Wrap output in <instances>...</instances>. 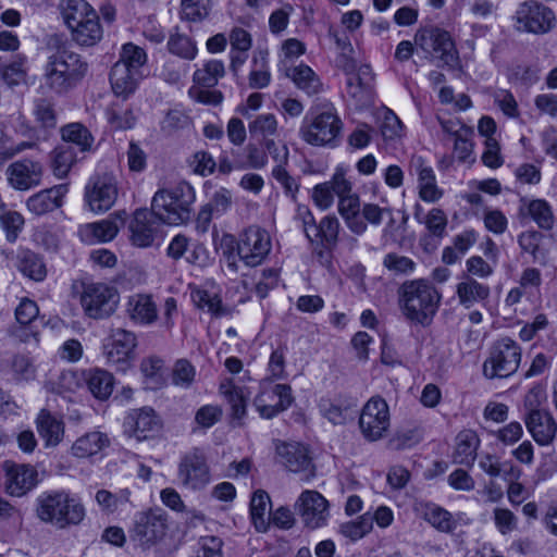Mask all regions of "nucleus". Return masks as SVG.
I'll use <instances>...</instances> for the list:
<instances>
[{"mask_svg": "<svg viewBox=\"0 0 557 557\" xmlns=\"http://www.w3.org/2000/svg\"><path fill=\"white\" fill-rule=\"evenodd\" d=\"M88 72V63L65 46L51 49L44 66L45 86L53 94L64 95L75 88Z\"/></svg>", "mask_w": 557, "mask_h": 557, "instance_id": "nucleus-1", "label": "nucleus"}, {"mask_svg": "<svg viewBox=\"0 0 557 557\" xmlns=\"http://www.w3.org/2000/svg\"><path fill=\"white\" fill-rule=\"evenodd\" d=\"M223 255L226 258L227 267L237 271L236 258L247 267H257L263 262L272 248L269 233L258 226L246 228L236 242L231 234H224L221 238Z\"/></svg>", "mask_w": 557, "mask_h": 557, "instance_id": "nucleus-2", "label": "nucleus"}, {"mask_svg": "<svg viewBox=\"0 0 557 557\" xmlns=\"http://www.w3.org/2000/svg\"><path fill=\"white\" fill-rule=\"evenodd\" d=\"M399 307L406 319L426 325L436 314L442 295L428 280H409L399 287Z\"/></svg>", "mask_w": 557, "mask_h": 557, "instance_id": "nucleus-3", "label": "nucleus"}, {"mask_svg": "<svg viewBox=\"0 0 557 557\" xmlns=\"http://www.w3.org/2000/svg\"><path fill=\"white\" fill-rule=\"evenodd\" d=\"M343 131V122L332 103L318 104L307 112L299 127V136L315 147H334Z\"/></svg>", "mask_w": 557, "mask_h": 557, "instance_id": "nucleus-4", "label": "nucleus"}, {"mask_svg": "<svg viewBox=\"0 0 557 557\" xmlns=\"http://www.w3.org/2000/svg\"><path fill=\"white\" fill-rule=\"evenodd\" d=\"M196 196L191 185L180 182L156 191L151 209L158 219L170 225H180L190 219Z\"/></svg>", "mask_w": 557, "mask_h": 557, "instance_id": "nucleus-5", "label": "nucleus"}, {"mask_svg": "<svg viewBox=\"0 0 557 557\" xmlns=\"http://www.w3.org/2000/svg\"><path fill=\"white\" fill-rule=\"evenodd\" d=\"M37 515L45 522L65 528L78 524L85 517V508L64 492L45 493L38 498Z\"/></svg>", "mask_w": 557, "mask_h": 557, "instance_id": "nucleus-6", "label": "nucleus"}, {"mask_svg": "<svg viewBox=\"0 0 557 557\" xmlns=\"http://www.w3.org/2000/svg\"><path fill=\"white\" fill-rule=\"evenodd\" d=\"M413 39L426 59L451 67L457 64L458 52L447 30L435 26L422 27L417 30Z\"/></svg>", "mask_w": 557, "mask_h": 557, "instance_id": "nucleus-7", "label": "nucleus"}, {"mask_svg": "<svg viewBox=\"0 0 557 557\" xmlns=\"http://www.w3.org/2000/svg\"><path fill=\"white\" fill-rule=\"evenodd\" d=\"M522 357L519 344L510 337H500L493 343L483 363L487 379L508 377L517 372Z\"/></svg>", "mask_w": 557, "mask_h": 557, "instance_id": "nucleus-8", "label": "nucleus"}, {"mask_svg": "<svg viewBox=\"0 0 557 557\" xmlns=\"http://www.w3.org/2000/svg\"><path fill=\"white\" fill-rule=\"evenodd\" d=\"M117 182L112 172L97 171L92 174L84 190L85 207L96 213L110 210L117 199Z\"/></svg>", "mask_w": 557, "mask_h": 557, "instance_id": "nucleus-9", "label": "nucleus"}, {"mask_svg": "<svg viewBox=\"0 0 557 557\" xmlns=\"http://www.w3.org/2000/svg\"><path fill=\"white\" fill-rule=\"evenodd\" d=\"M120 300L115 287L106 283H86L79 296V301L85 314L95 320H101L112 315Z\"/></svg>", "mask_w": 557, "mask_h": 557, "instance_id": "nucleus-10", "label": "nucleus"}, {"mask_svg": "<svg viewBox=\"0 0 557 557\" xmlns=\"http://www.w3.org/2000/svg\"><path fill=\"white\" fill-rule=\"evenodd\" d=\"M293 401L294 397L289 385L264 379L259 383V391L252 400V406L261 418L272 419L287 410Z\"/></svg>", "mask_w": 557, "mask_h": 557, "instance_id": "nucleus-11", "label": "nucleus"}, {"mask_svg": "<svg viewBox=\"0 0 557 557\" xmlns=\"http://www.w3.org/2000/svg\"><path fill=\"white\" fill-rule=\"evenodd\" d=\"M517 30L543 35L550 32L556 24L552 9L534 0L521 2L513 16Z\"/></svg>", "mask_w": 557, "mask_h": 557, "instance_id": "nucleus-12", "label": "nucleus"}, {"mask_svg": "<svg viewBox=\"0 0 557 557\" xmlns=\"http://www.w3.org/2000/svg\"><path fill=\"white\" fill-rule=\"evenodd\" d=\"M136 335L124 329L112 330L102 347V354L109 366L125 372L135 358Z\"/></svg>", "mask_w": 557, "mask_h": 557, "instance_id": "nucleus-13", "label": "nucleus"}, {"mask_svg": "<svg viewBox=\"0 0 557 557\" xmlns=\"http://www.w3.org/2000/svg\"><path fill=\"white\" fill-rule=\"evenodd\" d=\"M162 428L161 417L149 406L129 410L123 422L124 434L137 442L154 438Z\"/></svg>", "mask_w": 557, "mask_h": 557, "instance_id": "nucleus-14", "label": "nucleus"}, {"mask_svg": "<svg viewBox=\"0 0 557 557\" xmlns=\"http://www.w3.org/2000/svg\"><path fill=\"white\" fill-rule=\"evenodd\" d=\"M389 423L387 403L382 397H371L363 406L359 418L363 436L369 441H377L387 432Z\"/></svg>", "mask_w": 557, "mask_h": 557, "instance_id": "nucleus-15", "label": "nucleus"}, {"mask_svg": "<svg viewBox=\"0 0 557 557\" xmlns=\"http://www.w3.org/2000/svg\"><path fill=\"white\" fill-rule=\"evenodd\" d=\"M166 516L162 509H150L136 516L131 536L141 546H151L161 541L166 532Z\"/></svg>", "mask_w": 557, "mask_h": 557, "instance_id": "nucleus-16", "label": "nucleus"}, {"mask_svg": "<svg viewBox=\"0 0 557 557\" xmlns=\"http://www.w3.org/2000/svg\"><path fill=\"white\" fill-rule=\"evenodd\" d=\"M410 173L417 176L419 197L422 201L435 203L444 196V190L437 185L433 168L423 157L411 158Z\"/></svg>", "mask_w": 557, "mask_h": 557, "instance_id": "nucleus-17", "label": "nucleus"}, {"mask_svg": "<svg viewBox=\"0 0 557 557\" xmlns=\"http://www.w3.org/2000/svg\"><path fill=\"white\" fill-rule=\"evenodd\" d=\"M299 515L306 527L318 529L326 524L329 502L315 490H305L299 498Z\"/></svg>", "mask_w": 557, "mask_h": 557, "instance_id": "nucleus-18", "label": "nucleus"}, {"mask_svg": "<svg viewBox=\"0 0 557 557\" xmlns=\"http://www.w3.org/2000/svg\"><path fill=\"white\" fill-rule=\"evenodd\" d=\"M42 173V164L30 159L15 161L5 171L9 185L16 190H27L38 186Z\"/></svg>", "mask_w": 557, "mask_h": 557, "instance_id": "nucleus-19", "label": "nucleus"}, {"mask_svg": "<svg viewBox=\"0 0 557 557\" xmlns=\"http://www.w3.org/2000/svg\"><path fill=\"white\" fill-rule=\"evenodd\" d=\"M178 475L184 485L200 487L210 483L211 476L205 455L195 448L181 460Z\"/></svg>", "mask_w": 557, "mask_h": 557, "instance_id": "nucleus-20", "label": "nucleus"}, {"mask_svg": "<svg viewBox=\"0 0 557 557\" xmlns=\"http://www.w3.org/2000/svg\"><path fill=\"white\" fill-rule=\"evenodd\" d=\"M159 221L152 209H137L129 223L133 245L140 248L151 246L158 234Z\"/></svg>", "mask_w": 557, "mask_h": 557, "instance_id": "nucleus-21", "label": "nucleus"}, {"mask_svg": "<svg viewBox=\"0 0 557 557\" xmlns=\"http://www.w3.org/2000/svg\"><path fill=\"white\" fill-rule=\"evenodd\" d=\"M276 451L289 471L302 473L306 480L314 475V466L307 446L300 443H282Z\"/></svg>", "mask_w": 557, "mask_h": 557, "instance_id": "nucleus-22", "label": "nucleus"}, {"mask_svg": "<svg viewBox=\"0 0 557 557\" xmlns=\"http://www.w3.org/2000/svg\"><path fill=\"white\" fill-rule=\"evenodd\" d=\"M69 191L67 184H59L51 188L40 190L30 196L26 201L29 212L35 215H44L63 206V199Z\"/></svg>", "mask_w": 557, "mask_h": 557, "instance_id": "nucleus-23", "label": "nucleus"}, {"mask_svg": "<svg viewBox=\"0 0 557 557\" xmlns=\"http://www.w3.org/2000/svg\"><path fill=\"white\" fill-rule=\"evenodd\" d=\"M126 314L137 325H151L158 319V308L151 295L134 294L126 302Z\"/></svg>", "mask_w": 557, "mask_h": 557, "instance_id": "nucleus-24", "label": "nucleus"}, {"mask_svg": "<svg viewBox=\"0 0 557 557\" xmlns=\"http://www.w3.org/2000/svg\"><path fill=\"white\" fill-rule=\"evenodd\" d=\"M524 422L528 431L539 445L544 446L552 443L557 431V424L547 410L527 413Z\"/></svg>", "mask_w": 557, "mask_h": 557, "instance_id": "nucleus-25", "label": "nucleus"}, {"mask_svg": "<svg viewBox=\"0 0 557 557\" xmlns=\"http://www.w3.org/2000/svg\"><path fill=\"white\" fill-rule=\"evenodd\" d=\"M413 509L418 516L422 517L440 532L450 533L457 527L453 515L436 504L417 500Z\"/></svg>", "mask_w": 557, "mask_h": 557, "instance_id": "nucleus-26", "label": "nucleus"}, {"mask_svg": "<svg viewBox=\"0 0 557 557\" xmlns=\"http://www.w3.org/2000/svg\"><path fill=\"white\" fill-rule=\"evenodd\" d=\"M490 293L491 289L487 284L480 283L470 275H463L456 286L458 301L466 309L487 300Z\"/></svg>", "mask_w": 557, "mask_h": 557, "instance_id": "nucleus-27", "label": "nucleus"}, {"mask_svg": "<svg viewBox=\"0 0 557 557\" xmlns=\"http://www.w3.org/2000/svg\"><path fill=\"white\" fill-rule=\"evenodd\" d=\"M117 233L119 225L115 220L111 219L83 224L77 231L81 240L87 245L110 242L115 238Z\"/></svg>", "mask_w": 557, "mask_h": 557, "instance_id": "nucleus-28", "label": "nucleus"}, {"mask_svg": "<svg viewBox=\"0 0 557 557\" xmlns=\"http://www.w3.org/2000/svg\"><path fill=\"white\" fill-rule=\"evenodd\" d=\"M144 77L145 74H138L114 63L110 72L111 88L114 95L126 99L136 91Z\"/></svg>", "mask_w": 557, "mask_h": 557, "instance_id": "nucleus-29", "label": "nucleus"}, {"mask_svg": "<svg viewBox=\"0 0 557 557\" xmlns=\"http://www.w3.org/2000/svg\"><path fill=\"white\" fill-rule=\"evenodd\" d=\"M285 73L294 85L309 97L319 95L324 89L319 75L305 63L289 67Z\"/></svg>", "mask_w": 557, "mask_h": 557, "instance_id": "nucleus-30", "label": "nucleus"}, {"mask_svg": "<svg viewBox=\"0 0 557 557\" xmlns=\"http://www.w3.org/2000/svg\"><path fill=\"white\" fill-rule=\"evenodd\" d=\"M2 469L7 478L5 487H34L40 483L39 473L30 465L5 460Z\"/></svg>", "mask_w": 557, "mask_h": 557, "instance_id": "nucleus-31", "label": "nucleus"}, {"mask_svg": "<svg viewBox=\"0 0 557 557\" xmlns=\"http://www.w3.org/2000/svg\"><path fill=\"white\" fill-rule=\"evenodd\" d=\"M84 382L90 394L98 400H107L114 388V376L101 368H91L83 372Z\"/></svg>", "mask_w": 557, "mask_h": 557, "instance_id": "nucleus-32", "label": "nucleus"}, {"mask_svg": "<svg viewBox=\"0 0 557 557\" xmlns=\"http://www.w3.org/2000/svg\"><path fill=\"white\" fill-rule=\"evenodd\" d=\"M110 443L108 434L100 431H91L78 437L73 443L71 450L77 458H89L108 448Z\"/></svg>", "mask_w": 557, "mask_h": 557, "instance_id": "nucleus-33", "label": "nucleus"}, {"mask_svg": "<svg viewBox=\"0 0 557 557\" xmlns=\"http://www.w3.org/2000/svg\"><path fill=\"white\" fill-rule=\"evenodd\" d=\"M480 438L473 430H462L455 437L453 459L457 463L471 465L476 458Z\"/></svg>", "mask_w": 557, "mask_h": 557, "instance_id": "nucleus-34", "label": "nucleus"}, {"mask_svg": "<svg viewBox=\"0 0 557 557\" xmlns=\"http://www.w3.org/2000/svg\"><path fill=\"white\" fill-rule=\"evenodd\" d=\"M220 392L231 405L233 418L237 420L245 418L249 396L247 388L236 385L233 380L228 379L220 384Z\"/></svg>", "mask_w": 557, "mask_h": 557, "instance_id": "nucleus-35", "label": "nucleus"}, {"mask_svg": "<svg viewBox=\"0 0 557 557\" xmlns=\"http://www.w3.org/2000/svg\"><path fill=\"white\" fill-rule=\"evenodd\" d=\"M33 116L42 139H47L58 125V113L53 103L47 99H36L33 106Z\"/></svg>", "mask_w": 557, "mask_h": 557, "instance_id": "nucleus-36", "label": "nucleus"}, {"mask_svg": "<svg viewBox=\"0 0 557 557\" xmlns=\"http://www.w3.org/2000/svg\"><path fill=\"white\" fill-rule=\"evenodd\" d=\"M252 138L262 144L270 139L281 137L282 129L278 127L277 119L272 113L257 115L248 125Z\"/></svg>", "mask_w": 557, "mask_h": 557, "instance_id": "nucleus-37", "label": "nucleus"}, {"mask_svg": "<svg viewBox=\"0 0 557 557\" xmlns=\"http://www.w3.org/2000/svg\"><path fill=\"white\" fill-rule=\"evenodd\" d=\"M73 39L79 45L90 47L96 45L102 38V27L99 22L98 14H91L85 18L77 27L72 29Z\"/></svg>", "mask_w": 557, "mask_h": 557, "instance_id": "nucleus-38", "label": "nucleus"}, {"mask_svg": "<svg viewBox=\"0 0 557 557\" xmlns=\"http://www.w3.org/2000/svg\"><path fill=\"white\" fill-rule=\"evenodd\" d=\"M60 11L70 29L97 13L85 0H62Z\"/></svg>", "mask_w": 557, "mask_h": 557, "instance_id": "nucleus-39", "label": "nucleus"}, {"mask_svg": "<svg viewBox=\"0 0 557 557\" xmlns=\"http://www.w3.org/2000/svg\"><path fill=\"white\" fill-rule=\"evenodd\" d=\"M147 62L148 55L144 48L133 42H126L122 45L115 64L124 65L138 74H145Z\"/></svg>", "mask_w": 557, "mask_h": 557, "instance_id": "nucleus-40", "label": "nucleus"}, {"mask_svg": "<svg viewBox=\"0 0 557 557\" xmlns=\"http://www.w3.org/2000/svg\"><path fill=\"white\" fill-rule=\"evenodd\" d=\"M225 75L224 62L221 60H208L193 74V83L205 88L214 87L220 78Z\"/></svg>", "mask_w": 557, "mask_h": 557, "instance_id": "nucleus-41", "label": "nucleus"}, {"mask_svg": "<svg viewBox=\"0 0 557 557\" xmlns=\"http://www.w3.org/2000/svg\"><path fill=\"white\" fill-rule=\"evenodd\" d=\"M272 81L268 53L259 51L251 61V69L248 75V85L252 89L267 88Z\"/></svg>", "mask_w": 557, "mask_h": 557, "instance_id": "nucleus-42", "label": "nucleus"}, {"mask_svg": "<svg viewBox=\"0 0 557 557\" xmlns=\"http://www.w3.org/2000/svg\"><path fill=\"white\" fill-rule=\"evenodd\" d=\"M77 160L76 150L72 145H59L51 152V169L58 178H64Z\"/></svg>", "mask_w": 557, "mask_h": 557, "instance_id": "nucleus-43", "label": "nucleus"}, {"mask_svg": "<svg viewBox=\"0 0 557 557\" xmlns=\"http://www.w3.org/2000/svg\"><path fill=\"white\" fill-rule=\"evenodd\" d=\"M37 430L47 446H55L63 437V423L42 410L37 418Z\"/></svg>", "mask_w": 557, "mask_h": 557, "instance_id": "nucleus-44", "label": "nucleus"}, {"mask_svg": "<svg viewBox=\"0 0 557 557\" xmlns=\"http://www.w3.org/2000/svg\"><path fill=\"white\" fill-rule=\"evenodd\" d=\"M140 371L145 377L147 388L158 389L164 385V362L161 358L156 356L144 358L140 363Z\"/></svg>", "mask_w": 557, "mask_h": 557, "instance_id": "nucleus-45", "label": "nucleus"}, {"mask_svg": "<svg viewBox=\"0 0 557 557\" xmlns=\"http://www.w3.org/2000/svg\"><path fill=\"white\" fill-rule=\"evenodd\" d=\"M61 136L65 141L64 145H75L81 152L89 150L94 141L88 128L81 123H70L63 126Z\"/></svg>", "mask_w": 557, "mask_h": 557, "instance_id": "nucleus-46", "label": "nucleus"}, {"mask_svg": "<svg viewBox=\"0 0 557 557\" xmlns=\"http://www.w3.org/2000/svg\"><path fill=\"white\" fill-rule=\"evenodd\" d=\"M527 214L542 230H552L555 216L550 205L544 199H533L525 205Z\"/></svg>", "mask_w": 557, "mask_h": 557, "instance_id": "nucleus-47", "label": "nucleus"}, {"mask_svg": "<svg viewBox=\"0 0 557 557\" xmlns=\"http://www.w3.org/2000/svg\"><path fill=\"white\" fill-rule=\"evenodd\" d=\"M17 268L23 275L36 282H41L47 276V269L42 259L29 250L20 255Z\"/></svg>", "mask_w": 557, "mask_h": 557, "instance_id": "nucleus-48", "label": "nucleus"}, {"mask_svg": "<svg viewBox=\"0 0 557 557\" xmlns=\"http://www.w3.org/2000/svg\"><path fill=\"white\" fill-rule=\"evenodd\" d=\"M339 230L338 219L334 215H326L317 224V231L312 233V240L319 239L326 248H333L337 244Z\"/></svg>", "mask_w": 557, "mask_h": 557, "instance_id": "nucleus-49", "label": "nucleus"}, {"mask_svg": "<svg viewBox=\"0 0 557 557\" xmlns=\"http://www.w3.org/2000/svg\"><path fill=\"white\" fill-rule=\"evenodd\" d=\"M166 46L170 53L185 60H194L198 52L196 42L182 33L171 34Z\"/></svg>", "mask_w": 557, "mask_h": 557, "instance_id": "nucleus-50", "label": "nucleus"}, {"mask_svg": "<svg viewBox=\"0 0 557 557\" xmlns=\"http://www.w3.org/2000/svg\"><path fill=\"white\" fill-rule=\"evenodd\" d=\"M250 513L257 529L265 525L271 513V500L265 490H256L250 500Z\"/></svg>", "mask_w": 557, "mask_h": 557, "instance_id": "nucleus-51", "label": "nucleus"}, {"mask_svg": "<svg viewBox=\"0 0 557 557\" xmlns=\"http://www.w3.org/2000/svg\"><path fill=\"white\" fill-rule=\"evenodd\" d=\"M106 115L111 127L116 131L131 129L136 124L134 111L128 107L112 104Z\"/></svg>", "mask_w": 557, "mask_h": 557, "instance_id": "nucleus-52", "label": "nucleus"}, {"mask_svg": "<svg viewBox=\"0 0 557 557\" xmlns=\"http://www.w3.org/2000/svg\"><path fill=\"white\" fill-rule=\"evenodd\" d=\"M347 94L355 100V104L359 107L368 106L372 101V84L363 77H348Z\"/></svg>", "mask_w": 557, "mask_h": 557, "instance_id": "nucleus-53", "label": "nucleus"}, {"mask_svg": "<svg viewBox=\"0 0 557 557\" xmlns=\"http://www.w3.org/2000/svg\"><path fill=\"white\" fill-rule=\"evenodd\" d=\"M543 235L537 231H525L518 236V244L521 250L532 256L534 262L543 263L545 253L541 248Z\"/></svg>", "mask_w": 557, "mask_h": 557, "instance_id": "nucleus-54", "label": "nucleus"}, {"mask_svg": "<svg viewBox=\"0 0 557 557\" xmlns=\"http://www.w3.org/2000/svg\"><path fill=\"white\" fill-rule=\"evenodd\" d=\"M372 530V518L368 513L360 516L355 521H348L339 525V533L356 542L364 537Z\"/></svg>", "mask_w": 557, "mask_h": 557, "instance_id": "nucleus-55", "label": "nucleus"}, {"mask_svg": "<svg viewBox=\"0 0 557 557\" xmlns=\"http://www.w3.org/2000/svg\"><path fill=\"white\" fill-rule=\"evenodd\" d=\"M193 302L202 310L219 315L222 313V301L216 293L203 288H195L190 293Z\"/></svg>", "mask_w": 557, "mask_h": 557, "instance_id": "nucleus-56", "label": "nucleus"}, {"mask_svg": "<svg viewBox=\"0 0 557 557\" xmlns=\"http://www.w3.org/2000/svg\"><path fill=\"white\" fill-rule=\"evenodd\" d=\"M430 236L443 238L446 234L448 219L441 208H432L423 218V223Z\"/></svg>", "mask_w": 557, "mask_h": 557, "instance_id": "nucleus-57", "label": "nucleus"}, {"mask_svg": "<svg viewBox=\"0 0 557 557\" xmlns=\"http://www.w3.org/2000/svg\"><path fill=\"white\" fill-rule=\"evenodd\" d=\"M25 63L26 60L24 58H18L3 67L2 78L8 86L26 85L27 72Z\"/></svg>", "mask_w": 557, "mask_h": 557, "instance_id": "nucleus-58", "label": "nucleus"}, {"mask_svg": "<svg viewBox=\"0 0 557 557\" xmlns=\"http://www.w3.org/2000/svg\"><path fill=\"white\" fill-rule=\"evenodd\" d=\"M2 230L10 243H14L24 227V218L17 211H7L0 216Z\"/></svg>", "mask_w": 557, "mask_h": 557, "instance_id": "nucleus-59", "label": "nucleus"}, {"mask_svg": "<svg viewBox=\"0 0 557 557\" xmlns=\"http://www.w3.org/2000/svg\"><path fill=\"white\" fill-rule=\"evenodd\" d=\"M264 151L268 153V158L271 157L275 165H287L289 161V149L285 140L281 137L276 139H270L260 144Z\"/></svg>", "mask_w": 557, "mask_h": 557, "instance_id": "nucleus-60", "label": "nucleus"}, {"mask_svg": "<svg viewBox=\"0 0 557 557\" xmlns=\"http://www.w3.org/2000/svg\"><path fill=\"white\" fill-rule=\"evenodd\" d=\"M272 177L281 185L286 197L296 199L299 190L298 181L293 177L286 170V165H274L272 169Z\"/></svg>", "mask_w": 557, "mask_h": 557, "instance_id": "nucleus-61", "label": "nucleus"}, {"mask_svg": "<svg viewBox=\"0 0 557 557\" xmlns=\"http://www.w3.org/2000/svg\"><path fill=\"white\" fill-rule=\"evenodd\" d=\"M195 375L196 370L194 366L189 361L181 359L174 364L172 382L176 386L188 388L193 384Z\"/></svg>", "mask_w": 557, "mask_h": 557, "instance_id": "nucleus-62", "label": "nucleus"}, {"mask_svg": "<svg viewBox=\"0 0 557 557\" xmlns=\"http://www.w3.org/2000/svg\"><path fill=\"white\" fill-rule=\"evenodd\" d=\"M210 11V0H182V14L191 22L202 21Z\"/></svg>", "mask_w": 557, "mask_h": 557, "instance_id": "nucleus-63", "label": "nucleus"}, {"mask_svg": "<svg viewBox=\"0 0 557 557\" xmlns=\"http://www.w3.org/2000/svg\"><path fill=\"white\" fill-rule=\"evenodd\" d=\"M485 228L495 234L502 235L508 227L507 216L498 209H486L483 213Z\"/></svg>", "mask_w": 557, "mask_h": 557, "instance_id": "nucleus-64", "label": "nucleus"}]
</instances>
